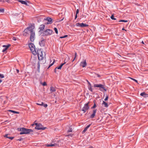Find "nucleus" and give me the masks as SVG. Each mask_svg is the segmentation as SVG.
<instances>
[{"label":"nucleus","instance_id":"1","mask_svg":"<svg viewBox=\"0 0 148 148\" xmlns=\"http://www.w3.org/2000/svg\"><path fill=\"white\" fill-rule=\"evenodd\" d=\"M34 24H31L28 27L25 29L23 32V36H26L27 34H29V32L30 40L32 42L34 41L35 38V32L34 30Z\"/></svg>","mask_w":148,"mask_h":148},{"label":"nucleus","instance_id":"2","mask_svg":"<svg viewBox=\"0 0 148 148\" xmlns=\"http://www.w3.org/2000/svg\"><path fill=\"white\" fill-rule=\"evenodd\" d=\"M29 46L32 53L34 55H37L39 60H42L43 57L42 55V51L41 49H37L35 45L32 43L29 44Z\"/></svg>","mask_w":148,"mask_h":148},{"label":"nucleus","instance_id":"3","mask_svg":"<svg viewBox=\"0 0 148 148\" xmlns=\"http://www.w3.org/2000/svg\"><path fill=\"white\" fill-rule=\"evenodd\" d=\"M93 86L95 88H99V90L101 91H103L102 89L106 92L107 91V89L106 88L105 85H102L101 84H95Z\"/></svg>","mask_w":148,"mask_h":148},{"label":"nucleus","instance_id":"4","mask_svg":"<svg viewBox=\"0 0 148 148\" xmlns=\"http://www.w3.org/2000/svg\"><path fill=\"white\" fill-rule=\"evenodd\" d=\"M23 131L20 133V135H22L23 134H29L31 132H33V130L30 129H26L25 128H23V129L22 130Z\"/></svg>","mask_w":148,"mask_h":148},{"label":"nucleus","instance_id":"5","mask_svg":"<svg viewBox=\"0 0 148 148\" xmlns=\"http://www.w3.org/2000/svg\"><path fill=\"white\" fill-rule=\"evenodd\" d=\"M52 32L53 31L52 30L49 29H47L42 33V35L43 36L50 35L52 34Z\"/></svg>","mask_w":148,"mask_h":148},{"label":"nucleus","instance_id":"6","mask_svg":"<svg viewBox=\"0 0 148 148\" xmlns=\"http://www.w3.org/2000/svg\"><path fill=\"white\" fill-rule=\"evenodd\" d=\"M36 125V127H35V129L38 130H44L46 127H44L41 124L39 123H36L35 124Z\"/></svg>","mask_w":148,"mask_h":148},{"label":"nucleus","instance_id":"7","mask_svg":"<svg viewBox=\"0 0 148 148\" xmlns=\"http://www.w3.org/2000/svg\"><path fill=\"white\" fill-rule=\"evenodd\" d=\"M89 102L85 104L81 110L83 111V113H85L86 111L89 109V107L88 106Z\"/></svg>","mask_w":148,"mask_h":148},{"label":"nucleus","instance_id":"8","mask_svg":"<svg viewBox=\"0 0 148 148\" xmlns=\"http://www.w3.org/2000/svg\"><path fill=\"white\" fill-rule=\"evenodd\" d=\"M75 25L76 26L80 27H87L88 26V25L84 24L83 23H76Z\"/></svg>","mask_w":148,"mask_h":148},{"label":"nucleus","instance_id":"9","mask_svg":"<svg viewBox=\"0 0 148 148\" xmlns=\"http://www.w3.org/2000/svg\"><path fill=\"white\" fill-rule=\"evenodd\" d=\"M45 20L47 21H48L47 23V24H51L53 23V19L52 18L50 17H47L46 18V19Z\"/></svg>","mask_w":148,"mask_h":148},{"label":"nucleus","instance_id":"10","mask_svg":"<svg viewBox=\"0 0 148 148\" xmlns=\"http://www.w3.org/2000/svg\"><path fill=\"white\" fill-rule=\"evenodd\" d=\"M97 110L96 109H94L93 110L92 114L90 116V118L92 119L94 118L95 115L97 112Z\"/></svg>","mask_w":148,"mask_h":148},{"label":"nucleus","instance_id":"11","mask_svg":"<svg viewBox=\"0 0 148 148\" xmlns=\"http://www.w3.org/2000/svg\"><path fill=\"white\" fill-rule=\"evenodd\" d=\"M39 44L41 47H43L45 45V41L42 38L41 40L39 42Z\"/></svg>","mask_w":148,"mask_h":148},{"label":"nucleus","instance_id":"12","mask_svg":"<svg viewBox=\"0 0 148 148\" xmlns=\"http://www.w3.org/2000/svg\"><path fill=\"white\" fill-rule=\"evenodd\" d=\"M45 26L44 25H41L39 27V29H40L39 32H41L43 31L45 28Z\"/></svg>","mask_w":148,"mask_h":148},{"label":"nucleus","instance_id":"13","mask_svg":"<svg viewBox=\"0 0 148 148\" xmlns=\"http://www.w3.org/2000/svg\"><path fill=\"white\" fill-rule=\"evenodd\" d=\"M10 46V44H8L7 45H3V47H5V48H3L2 50V51L3 52H4Z\"/></svg>","mask_w":148,"mask_h":148},{"label":"nucleus","instance_id":"14","mask_svg":"<svg viewBox=\"0 0 148 148\" xmlns=\"http://www.w3.org/2000/svg\"><path fill=\"white\" fill-rule=\"evenodd\" d=\"M87 64L86 62V60H85L84 62H82L80 63V65L83 67H84L86 66Z\"/></svg>","mask_w":148,"mask_h":148},{"label":"nucleus","instance_id":"15","mask_svg":"<svg viewBox=\"0 0 148 148\" xmlns=\"http://www.w3.org/2000/svg\"><path fill=\"white\" fill-rule=\"evenodd\" d=\"M140 95L144 97H148V94L146 93L145 92H143L140 93Z\"/></svg>","mask_w":148,"mask_h":148},{"label":"nucleus","instance_id":"16","mask_svg":"<svg viewBox=\"0 0 148 148\" xmlns=\"http://www.w3.org/2000/svg\"><path fill=\"white\" fill-rule=\"evenodd\" d=\"M36 104L37 105L41 106H43L45 108H46L47 106V104H44L43 102H42L41 103H37Z\"/></svg>","mask_w":148,"mask_h":148},{"label":"nucleus","instance_id":"17","mask_svg":"<svg viewBox=\"0 0 148 148\" xmlns=\"http://www.w3.org/2000/svg\"><path fill=\"white\" fill-rule=\"evenodd\" d=\"M18 2H20L21 4H25L27 5V3L26 1L23 0H18Z\"/></svg>","mask_w":148,"mask_h":148},{"label":"nucleus","instance_id":"18","mask_svg":"<svg viewBox=\"0 0 148 148\" xmlns=\"http://www.w3.org/2000/svg\"><path fill=\"white\" fill-rule=\"evenodd\" d=\"M102 105L104 106L105 107L107 108L108 106V104L105 102L104 101H103L102 103Z\"/></svg>","mask_w":148,"mask_h":148},{"label":"nucleus","instance_id":"19","mask_svg":"<svg viewBox=\"0 0 148 148\" xmlns=\"http://www.w3.org/2000/svg\"><path fill=\"white\" fill-rule=\"evenodd\" d=\"M50 91L52 92H54L56 91V89L54 87L51 86L50 88Z\"/></svg>","mask_w":148,"mask_h":148},{"label":"nucleus","instance_id":"20","mask_svg":"<svg viewBox=\"0 0 148 148\" xmlns=\"http://www.w3.org/2000/svg\"><path fill=\"white\" fill-rule=\"evenodd\" d=\"M8 111L10 112H12L14 113H16V114H19V112H17L16 111L14 110H8Z\"/></svg>","mask_w":148,"mask_h":148},{"label":"nucleus","instance_id":"21","mask_svg":"<svg viewBox=\"0 0 148 148\" xmlns=\"http://www.w3.org/2000/svg\"><path fill=\"white\" fill-rule=\"evenodd\" d=\"M88 88L89 90L90 91L92 92H93V89L92 87V86H88Z\"/></svg>","mask_w":148,"mask_h":148},{"label":"nucleus","instance_id":"22","mask_svg":"<svg viewBox=\"0 0 148 148\" xmlns=\"http://www.w3.org/2000/svg\"><path fill=\"white\" fill-rule=\"evenodd\" d=\"M55 62V60H53V62L51 63V64L49 66V67H48V69H49V68L51 66H52V65H53V64H54V62Z\"/></svg>","mask_w":148,"mask_h":148},{"label":"nucleus","instance_id":"23","mask_svg":"<svg viewBox=\"0 0 148 148\" xmlns=\"http://www.w3.org/2000/svg\"><path fill=\"white\" fill-rule=\"evenodd\" d=\"M72 132V128L69 127V130L67 131L68 132Z\"/></svg>","mask_w":148,"mask_h":148},{"label":"nucleus","instance_id":"24","mask_svg":"<svg viewBox=\"0 0 148 148\" xmlns=\"http://www.w3.org/2000/svg\"><path fill=\"white\" fill-rule=\"evenodd\" d=\"M91 124L92 123L89 124V125L87 126L86 127H85L84 128V129H86L87 130V129L90 126Z\"/></svg>","mask_w":148,"mask_h":148},{"label":"nucleus","instance_id":"25","mask_svg":"<svg viewBox=\"0 0 148 148\" xmlns=\"http://www.w3.org/2000/svg\"><path fill=\"white\" fill-rule=\"evenodd\" d=\"M23 129V127L20 128H17V130L18 131H21V132H22L23 131V130H22Z\"/></svg>","mask_w":148,"mask_h":148},{"label":"nucleus","instance_id":"26","mask_svg":"<svg viewBox=\"0 0 148 148\" xmlns=\"http://www.w3.org/2000/svg\"><path fill=\"white\" fill-rule=\"evenodd\" d=\"M113 20H116V19L114 18V16L113 14H112L110 17Z\"/></svg>","mask_w":148,"mask_h":148},{"label":"nucleus","instance_id":"27","mask_svg":"<svg viewBox=\"0 0 148 148\" xmlns=\"http://www.w3.org/2000/svg\"><path fill=\"white\" fill-rule=\"evenodd\" d=\"M4 12V9L3 8L0 9V13H3Z\"/></svg>","mask_w":148,"mask_h":148},{"label":"nucleus","instance_id":"28","mask_svg":"<svg viewBox=\"0 0 148 148\" xmlns=\"http://www.w3.org/2000/svg\"><path fill=\"white\" fill-rule=\"evenodd\" d=\"M119 22H127V20H121L119 21Z\"/></svg>","mask_w":148,"mask_h":148},{"label":"nucleus","instance_id":"29","mask_svg":"<svg viewBox=\"0 0 148 148\" xmlns=\"http://www.w3.org/2000/svg\"><path fill=\"white\" fill-rule=\"evenodd\" d=\"M96 107V105L95 102H94V104L93 106L91 108V109H92L95 108Z\"/></svg>","mask_w":148,"mask_h":148},{"label":"nucleus","instance_id":"30","mask_svg":"<svg viewBox=\"0 0 148 148\" xmlns=\"http://www.w3.org/2000/svg\"><path fill=\"white\" fill-rule=\"evenodd\" d=\"M54 30L56 33L57 34H58V30L57 28L56 27H55L54 28Z\"/></svg>","mask_w":148,"mask_h":148},{"label":"nucleus","instance_id":"31","mask_svg":"<svg viewBox=\"0 0 148 148\" xmlns=\"http://www.w3.org/2000/svg\"><path fill=\"white\" fill-rule=\"evenodd\" d=\"M67 36H68V35H65L64 36H60V38H65Z\"/></svg>","mask_w":148,"mask_h":148},{"label":"nucleus","instance_id":"32","mask_svg":"<svg viewBox=\"0 0 148 148\" xmlns=\"http://www.w3.org/2000/svg\"><path fill=\"white\" fill-rule=\"evenodd\" d=\"M94 74H95L96 76L98 77H100L101 76L99 74H97L95 73H94Z\"/></svg>","mask_w":148,"mask_h":148},{"label":"nucleus","instance_id":"33","mask_svg":"<svg viewBox=\"0 0 148 148\" xmlns=\"http://www.w3.org/2000/svg\"><path fill=\"white\" fill-rule=\"evenodd\" d=\"M4 77V75L3 74H0V77L1 78H3Z\"/></svg>","mask_w":148,"mask_h":148},{"label":"nucleus","instance_id":"34","mask_svg":"<svg viewBox=\"0 0 148 148\" xmlns=\"http://www.w3.org/2000/svg\"><path fill=\"white\" fill-rule=\"evenodd\" d=\"M108 95H107L106 96V98H105L104 99V101H107L108 100Z\"/></svg>","mask_w":148,"mask_h":148},{"label":"nucleus","instance_id":"35","mask_svg":"<svg viewBox=\"0 0 148 148\" xmlns=\"http://www.w3.org/2000/svg\"><path fill=\"white\" fill-rule=\"evenodd\" d=\"M62 67L60 65L58 67H56V69H60L62 68Z\"/></svg>","mask_w":148,"mask_h":148},{"label":"nucleus","instance_id":"36","mask_svg":"<svg viewBox=\"0 0 148 148\" xmlns=\"http://www.w3.org/2000/svg\"><path fill=\"white\" fill-rule=\"evenodd\" d=\"M56 145V143H54L53 144H50V147H53V146H55Z\"/></svg>","mask_w":148,"mask_h":148},{"label":"nucleus","instance_id":"37","mask_svg":"<svg viewBox=\"0 0 148 148\" xmlns=\"http://www.w3.org/2000/svg\"><path fill=\"white\" fill-rule=\"evenodd\" d=\"M42 85L43 86H45L47 85V84L45 82H44L42 84Z\"/></svg>","mask_w":148,"mask_h":148},{"label":"nucleus","instance_id":"38","mask_svg":"<svg viewBox=\"0 0 148 148\" xmlns=\"http://www.w3.org/2000/svg\"><path fill=\"white\" fill-rule=\"evenodd\" d=\"M130 78L131 79H132V80H133V81H135V82H136V83H138V81L137 80L134 79H133V78Z\"/></svg>","mask_w":148,"mask_h":148},{"label":"nucleus","instance_id":"39","mask_svg":"<svg viewBox=\"0 0 148 148\" xmlns=\"http://www.w3.org/2000/svg\"><path fill=\"white\" fill-rule=\"evenodd\" d=\"M8 138H9V139L12 140L14 138V137L9 136L8 137Z\"/></svg>","mask_w":148,"mask_h":148},{"label":"nucleus","instance_id":"40","mask_svg":"<svg viewBox=\"0 0 148 148\" xmlns=\"http://www.w3.org/2000/svg\"><path fill=\"white\" fill-rule=\"evenodd\" d=\"M37 67L38 69H39L40 68V63L39 62H38L37 63Z\"/></svg>","mask_w":148,"mask_h":148},{"label":"nucleus","instance_id":"41","mask_svg":"<svg viewBox=\"0 0 148 148\" xmlns=\"http://www.w3.org/2000/svg\"><path fill=\"white\" fill-rule=\"evenodd\" d=\"M8 134H6L4 136V137L8 138V137H9L8 136Z\"/></svg>","mask_w":148,"mask_h":148},{"label":"nucleus","instance_id":"42","mask_svg":"<svg viewBox=\"0 0 148 148\" xmlns=\"http://www.w3.org/2000/svg\"><path fill=\"white\" fill-rule=\"evenodd\" d=\"M87 82L88 84V86L91 85L90 83L88 80H87Z\"/></svg>","mask_w":148,"mask_h":148},{"label":"nucleus","instance_id":"43","mask_svg":"<svg viewBox=\"0 0 148 148\" xmlns=\"http://www.w3.org/2000/svg\"><path fill=\"white\" fill-rule=\"evenodd\" d=\"M5 1L7 2L8 3H10V0H5Z\"/></svg>","mask_w":148,"mask_h":148},{"label":"nucleus","instance_id":"44","mask_svg":"<svg viewBox=\"0 0 148 148\" xmlns=\"http://www.w3.org/2000/svg\"><path fill=\"white\" fill-rule=\"evenodd\" d=\"M23 140V139L22 138H20L19 139H18L17 140L19 141H21Z\"/></svg>","mask_w":148,"mask_h":148},{"label":"nucleus","instance_id":"45","mask_svg":"<svg viewBox=\"0 0 148 148\" xmlns=\"http://www.w3.org/2000/svg\"><path fill=\"white\" fill-rule=\"evenodd\" d=\"M0 1L2 2L3 3H4L5 2V0H0Z\"/></svg>","mask_w":148,"mask_h":148},{"label":"nucleus","instance_id":"46","mask_svg":"<svg viewBox=\"0 0 148 148\" xmlns=\"http://www.w3.org/2000/svg\"><path fill=\"white\" fill-rule=\"evenodd\" d=\"M66 63V62H64V63H62L60 66L62 67V66Z\"/></svg>","mask_w":148,"mask_h":148},{"label":"nucleus","instance_id":"47","mask_svg":"<svg viewBox=\"0 0 148 148\" xmlns=\"http://www.w3.org/2000/svg\"><path fill=\"white\" fill-rule=\"evenodd\" d=\"M87 130L84 129V130H83V131L82 132V133H84V132H85Z\"/></svg>","mask_w":148,"mask_h":148},{"label":"nucleus","instance_id":"48","mask_svg":"<svg viewBox=\"0 0 148 148\" xmlns=\"http://www.w3.org/2000/svg\"><path fill=\"white\" fill-rule=\"evenodd\" d=\"M87 130L84 129V130H83V131L82 132V133H84V132H85Z\"/></svg>","mask_w":148,"mask_h":148},{"label":"nucleus","instance_id":"49","mask_svg":"<svg viewBox=\"0 0 148 148\" xmlns=\"http://www.w3.org/2000/svg\"><path fill=\"white\" fill-rule=\"evenodd\" d=\"M12 39L13 40H16V38L15 37H13Z\"/></svg>","mask_w":148,"mask_h":148},{"label":"nucleus","instance_id":"50","mask_svg":"<svg viewBox=\"0 0 148 148\" xmlns=\"http://www.w3.org/2000/svg\"><path fill=\"white\" fill-rule=\"evenodd\" d=\"M57 69H56V67L54 69V72L55 73H56V70Z\"/></svg>","mask_w":148,"mask_h":148},{"label":"nucleus","instance_id":"51","mask_svg":"<svg viewBox=\"0 0 148 148\" xmlns=\"http://www.w3.org/2000/svg\"><path fill=\"white\" fill-rule=\"evenodd\" d=\"M79 10L78 9H77L76 10V14H77L78 13H79Z\"/></svg>","mask_w":148,"mask_h":148},{"label":"nucleus","instance_id":"52","mask_svg":"<svg viewBox=\"0 0 148 148\" xmlns=\"http://www.w3.org/2000/svg\"><path fill=\"white\" fill-rule=\"evenodd\" d=\"M75 58L77 56V53L76 52L75 53Z\"/></svg>","mask_w":148,"mask_h":148},{"label":"nucleus","instance_id":"53","mask_svg":"<svg viewBox=\"0 0 148 148\" xmlns=\"http://www.w3.org/2000/svg\"><path fill=\"white\" fill-rule=\"evenodd\" d=\"M16 72H17V73H19V70H18V69H16Z\"/></svg>","mask_w":148,"mask_h":148},{"label":"nucleus","instance_id":"54","mask_svg":"<svg viewBox=\"0 0 148 148\" xmlns=\"http://www.w3.org/2000/svg\"><path fill=\"white\" fill-rule=\"evenodd\" d=\"M46 146L47 147H50V145L49 144H47Z\"/></svg>","mask_w":148,"mask_h":148},{"label":"nucleus","instance_id":"55","mask_svg":"<svg viewBox=\"0 0 148 148\" xmlns=\"http://www.w3.org/2000/svg\"><path fill=\"white\" fill-rule=\"evenodd\" d=\"M77 18V14H76L75 16V19H76Z\"/></svg>","mask_w":148,"mask_h":148},{"label":"nucleus","instance_id":"56","mask_svg":"<svg viewBox=\"0 0 148 148\" xmlns=\"http://www.w3.org/2000/svg\"><path fill=\"white\" fill-rule=\"evenodd\" d=\"M122 30H125V31H126V29H125L124 28H123V29H122Z\"/></svg>","mask_w":148,"mask_h":148},{"label":"nucleus","instance_id":"57","mask_svg":"<svg viewBox=\"0 0 148 148\" xmlns=\"http://www.w3.org/2000/svg\"><path fill=\"white\" fill-rule=\"evenodd\" d=\"M141 43H142V44H144V42H143V41H142V42H141Z\"/></svg>","mask_w":148,"mask_h":148},{"label":"nucleus","instance_id":"58","mask_svg":"<svg viewBox=\"0 0 148 148\" xmlns=\"http://www.w3.org/2000/svg\"><path fill=\"white\" fill-rule=\"evenodd\" d=\"M75 59V58H74V59L73 60H72V62H73L74 61Z\"/></svg>","mask_w":148,"mask_h":148},{"label":"nucleus","instance_id":"59","mask_svg":"<svg viewBox=\"0 0 148 148\" xmlns=\"http://www.w3.org/2000/svg\"><path fill=\"white\" fill-rule=\"evenodd\" d=\"M2 82V80L0 79V83Z\"/></svg>","mask_w":148,"mask_h":148},{"label":"nucleus","instance_id":"60","mask_svg":"<svg viewBox=\"0 0 148 148\" xmlns=\"http://www.w3.org/2000/svg\"><path fill=\"white\" fill-rule=\"evenodd\" d=\"M67 136H71V137L72 136L71 135H70V134L68 135Z\"/></svg>","mask_w":148,"mask_h":148},{"label":"nucleus","instance_id":"61","mask_svg":"<svg viewBox=\"0 0 148 148\" xmlns=\"http://www.w3.org/2000/svg\"><path fill=\"white\" fill-rule=\"evenodd\" d=\"M136 5H138V3H136Z\"/></svg>","mask_w":148,"mask_h":148}]
</instances>
